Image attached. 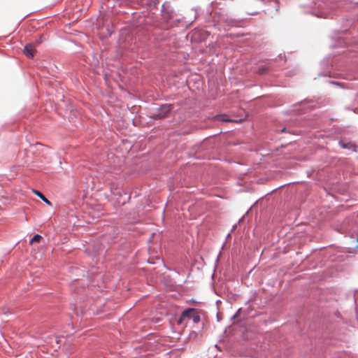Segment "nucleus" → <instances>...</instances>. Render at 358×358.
Listing matches in <instances>:
<instances>
[{"label":"nucleus","mask_w":358,"mask_h":358,"mask_svg":"<svg viewBox=\"0 0 358 358\" xmlns=\"http://www.w3.org/2000/svg\"><path fill=\"white\" fill-rule=\"evenodd\" d=\"M214 120H216V121H220V122H234V120H231V119H229L227 117V116L224 114H222V115H216L215 117H214Z\"/></svg>","instance_id":"4"},{"label":"nucleus","mask_w":358,"mask_h":358,"mask_svg":"<svg viewBox=\"0 0 358 358\" xmlns=\"http://www.w3.org/2000/svg\"><path fill=\"white\" fill-rule=\"evenodd\" d=\"M266 67H262V68H259V73L262 74V73H264V72H266Z\"/></svg>","instance_id":"7"},{"label":"nucleus","mask_w":358,"mask_h":358,"mask_svg":"<svg viewBox=\"0 0 358 358\" xmlns=\"http://www.w3.org/2000/svg\"><path fill=\"white\" fill-rule=\"evenodd\" d=\"M357 241H358V236H357Z\"/></svg>","instance_id":"8"},{"label":"nucleus","mask_w":358,"mask_h":358,"mask_svg":"<svg viewBox=\"0 0 358 358\" xmlns=\"http://www.w3.org/2000/svg\"><path fill=\"white\" fill-rule=\"evenodd\" d=\"M171 110V105H163L159 108L158 113L154 115L155 118L163 119L167 117Z\"/></svg>","instance_id":"2"},{"label":"nucleus","mask_w":358,"mask_h":358,"mask_svg":"<svg viewBox=\"0 0 358 358\" xmlns=\"http://www.w3.org/2000/svg\"><path fill=\"white\" fill-rule=\"evenodd\" d=\"M35 52L36 50L34 48V45L29 43L25 45L24 48V53L26 56H27L29 58H32L34 56Z\"/></svg>","instance_id":"3"},{"label":"nucleus","mask_w":358,"mask_h":358,"mask_svg":"<svg viewBox=\"0 0 358 358\" xmlns=\"http://www.w3.org/2000/svg\"><path fill=\"white\" fill-rule=\"evenodd\" d=\"M34 193L37 195L41 200H43L45 203H47L49 206H52V203L45 197V196L37 190H33Z\"/></svg>","instance_id":"5"},{"label":"nucleus","mask_w":358,"mask_h":358,"mask_svg":"<svg viewBox=\"0 0 358 358\" xmlns=\"http://www.w3.org/2000/svg\"><path fill=\"white\" fill-rule=\"evenodd\" d=\"M42 238L41 236L39 234H36L34 236V237L31 239L29 243L32 245L35 242H39L40 240Z\"/></svg>","instance_id":"6"},{"label":"nucleus","mask_w":358,"mask_h":358,"mask_svg":"<svg viewBox=\"0 0 358 358\" xmlns=\"http://www.w3.org/2000/svg\"><path fill=\"white\" fill-rule=\"evenodd\" d=\"M185 318L192 320L194 323L200 322V316L194 308H188L184 310L178 320V324H181Z\"/></svg>","instance_id":"1"}]
</instances>
